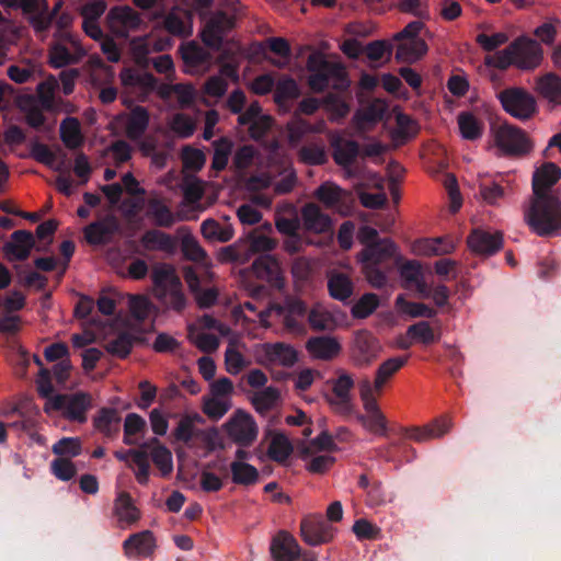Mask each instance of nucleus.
<instances>
[{
	"instance_id": "1",
	"label": "nucleus",
	"mask_w": 561,
	"mask_h": 561,
	"mask_svg": "<svg viewBox=\"0 0 561 561\" xmlns=\"http://www.w3.org/2000/svg\"><path fill=\"white\" fill-rule=\"evenodd\" d=\"M542 60L541 45L528 36H519L504 49L485 56L484 64L500 70L511 66L520 70H534L541 65Z\"/></svg>"
},
{
	"instance_id": "2",
	"label": "nucleus",
	"mask_w": 561,
	"mask_h": 561,
	"mask_svg": "<svg viewBox=\"0 0 561 561\" xmlns=\"http://www.w3.org/2000/svg\"><path fill=\"white\" fill-rule=\"evenodd\" d=\"M525 221L538 236L561 232V204L557 195H534L524 214Z\"/></svg>"
},
{
	"instance_id": "3",
	"label": "nucleus",
	"mask_w": 561,
	"mask_h": 561,
	"mask_svg": "<svg viewBox=\"0 0 561 561\" xmlns=\"http://www.w3.org/2000/svg\"><path fill=\"white\" fill-rule=\"evenodd\" d=\"M307 69L311 72L308 85L313 92H322L330 84L337 90L347 89L350 85L345 68L339 62L327 60L320 51L310 54Z\"/></svg>"
},
{
	"instance_id": "4",
	"label": "nucleus",
	"mask_w": 561,
	"mask_h": 561,
	"mask_svg": "<svg viewBox=\"0 0 561 561\" xmlns=\"http://www.w3.org/2000/svg\"><path fill=\"white\" fill-rule=\"evenodd\" d=\"M491 135L494 148L503 156L522 157L528 154L534 147L527 133L511 124L492 128Z\"/></svg>"
},
{
	"instance_id": "5",
	"label": "nucleus",
	"mask_w": 561,
	"mask_h": 561,
	"mask_svg": "<svg viewBox=\"0 0 561 561\" xmlns=\"http://www.w3.org/2000/svg\"><path fill=\"white\" fill-rule=\"evenodd\" d=\"M92 407V398L84 392L73 394H55L45 402L44 411L47 414L60 412L61 415L73 422H87V412Z\"/></svg>"
},
{
	"instance_id": "6",
	"label": "nucleus",
	"mask_w": 561,
	"mask_h": 561,
	"mask_svg": "<svg viewBox=\"0 0 561 561\" xmlns=\"http://www.w3.org/2000/svg\"><path fill=\"white\" fill-rule=\"evenodd\" d=\"M503 110L512 117L527 121L537 113L535 96L524 88H506L497 94Z\"/></svg>"
},
{
	"instance_id": "7",
	"label": "nucleus",
	"mask_w": 561,
	"mask_h": 561,
	"mask_svg": "<svg viewBox=\"0 0 561 561\" xmlns=\"http://www.w3.org/2000/svg\"><path fill=\"white\" fill-rule=\"evenodd\" d=\"M227 437L241 447L251 446L257 438L259 426L249 412L237 409L222 424Z\"/></svg>"
},
{
	"instance_id": "8",
	"label": "nucleus",
	"mask_w": 561,
	"mask_h": 561,
	"mask_svg": "<svg viewBox=\"0 0 561 561\" xmlns=\"http://www.w3.org/2000/svg\"><path fill=\"white\" fill-rule=\"evenodd\" d=\"M336 377L327 381L330 391L324 396L331 409L339 414H350L353 409L352 391L355 380L343 369L336 370Z\"/></svg>"
},
{
	"instance_id": "9",
	"label": "nucleus",
	"mask_w": 561,
	"mask_h": 561,
	"mask_svg": "<svg viewBox=\"0 0 561 561\" xmlns=\"http://www.w3.org/2000/svg\"><path fill=\"white\" fill-rule=\"evenodd\" d=\"M207 330H215L221 336H229L231 329L216 321L210 316H204L198 319L195 323L188 325V339L191 342L203 352H214L219 346L218 339L208 333Z\"/></svg>"
},
{
	"instance_id": "10",
	"label": "nucleus",
	"mask_w": 561,
	"mask_h": 561,
	"mask_svg": "<svg viewBox=\"0 0 561 561\" xmlns=\"http://www.w3.org/2000/svg\"><path fill=\"white\" fill-rule=\"evenodd\" d=\"M377 394H370V388L364 386L359 391V398L365 414L357 417L362 426L369 433L377 436H386L388 433V421L379 408Z\"/></svg>"
},
{
	"instance_id": "11",
	"label": "nucleus",
	"mask_w": 561,
	"mask_h": 561,
	"mask_svg": "<svg viewBox=\"0 0 561 561\" xmlns=\"http://www.w3.org/2000/svg\"><path fill=\"white\" fill-rule=\"evenodd\" d=\"M85 55L79 39L70 33H64L56 37L49 48L48 64L53 68H62L78 62Z\"/></svg>"
},
{
	"instance_id": "12",
	"label": "nucleus",
	"mask_w": 561,
	"mask_h": 561,
	"mask_svg": "<svg viewBox=\"0 0 561 561\" xmlns=\"http://www.w3.org/2000/svg\"><path fill=\"white\" fill-rule=\"evenodd\" d=\"M257 364L265 367H291L298 359L295 348L285 343H264L254 351Z\"/></svg>"
},
{
	"instance_id": "13",
	"label": "nucleus",
	"mask_w": 561,
	"mask_h": 561,
	"mask_svg": "<svg viewBox=\"0 0 561 561\" xmlns=\"http://www.w3.org/2000/svg\"><path fill=\"white\" fill-rule=\"evenodd\" d=\"M204 21V26L201 31V38L203 43L210 47L218 49L222 43L226 33L234 27V16H229L227 12L217 11L211 13Z\"/></svg>"
},
{
	"instance_id": "14",
	"label": "nucleus",
	"mask_w": 561,
	"mask_h": 561,
	"mask_svg": "<svg viewBox=\"0 0 561 561\" xmlns=\"http://www.w3.org/2000/svg\"><path fill=\"white\" fill-rule=\"evenodd\" d=\"M272 314L282 319L285 327L289 330H296L305 318L306 306L300 300H290L284 307L271 306L270 308L260 311V324L264 328H268L271 325L268 318Z\"/></svg>"
},
{
	"instance_id": "15",
	"label": "nucleus",
	"mask_w": 561,
	"mask_h": 561,
	"mask_svg": "<svg viewBox=\"0 0 561 561\" xmlns=\"http://www.w3.org/2000/svg\"><path fill=\"white\" fill-rule=\"evenodd\" d=\"M381 345L379 341L368 331H358L355 333L351 346V360L356 367L370 365L380 354Z\"/></svg>"
},
{
	"instance_id": "16",
	"label": "nucleus",
	"mask_w": 561,
	"mask_h": 561,
	"mask_svg": "<svg viewBox=\"0 0 561 561\" xmlns=\"http://www.w3.org/2000/svg\"><path fill=\"white\" fill-rule=\"evenodd\" d=\"M335 529L320 514H309L300 523V536L309 546H320L330 542Z\"/></svg>"
},
{
	"instance_id": "17",
	"label": "nucleus",
	"mask_w": 561,
	"mask_h": 561,
	"mask_svg": "<svg viewBox=\"0 0 561 561\" xmlns=\"http://www.w3.org/2000/svg\"><path fill=\"white\" fill-rule=\"evenodd\" d=\"M180 53L185 66V72L190 75H203L211 68V55L196 42L184 43Z\"/></svg>"
},
{
	"instance_id": "18",
	"label": "nucleus",
	"mask_w": 561,
	"mask_h": 561,
	"mask_svg": "<svg viewBox=\"0 0 561 561\" xmlns=\"http://www.w3.org/2000/svg\"><path fill=\"white\" fill-rule=\"evenodd\" d=\"M106 20L111 32L121 37H126L130 32L137 31L141 24L139 14L129 7L112 8Z\"/></svg>"
},
{
	"instance_id": "19",
	"label": "nucleus",
	"mask_w": 561,
	"mask_h": 561,
	"mask_svg": "<svg viewBox=\"0 0 561 561\" xmlns=\"http://www.w3.org/2000/svg\"><path fill=\"white\" fill-rule=\"evenodd\" d=\"M251 270L256 278L266 282L270 286L278 289L285 287L284 271L275 256L261 255L252 263Z\"/></svg>"
},
{
	"instance_id": "20",
	"label": "nucleus",
	"mask_w": 561,
	"mask_h": 561,
	"mask_svg": "<svg viewBox=\"0 0 561 561\" xmlns=\"http://www.w3.org/2000/svg\"><path fill=\"white\" fill-rule=\"evenodd\" d=\"M329 140L333 149V159L342 167L347 176H352L351 167L356 158L360 156L359 146L354 140H345L339 133H330Z\"/></svg>"
},
{
	"instance_id": "21",
	"label": "nucleus",
	"mask_w": 561,
	"mask_h": 561,
	"mask_svg": "<svg viewBox=\"0 0 561 561\" xmlns=\"http://www.w3.org/2000/svg\"><path fill=\"white\" fill-rule=\"evenodd\" d=\"M408 356L404 357H391L381 363L376 371L374 382L368 379H364L358 385V391L364 389V386L370 388V394L380 396L383 387L387 382L407 364Z\"/></svg>"
},
{
	"instance_id": "22",
	"label": "nucleus",
	"mask_w": 561,
	"mask_h": 561,
	"mask_svg": "<svg viewBox=\"0 0 561 561\" xmlns=\"http://www.w3.org/2000/svg\"><path fill=\"white\" fill-rule=\"evenodd\" d=\"M113 515L121 528H128L141 518V512L136 506L131 495L126 491H118L113 502Z\"/></svg>"
},
{
	"instance_id": "23",
	"label": "nucleus",
	"mask_w": 561,
	"mask_h": 561,
	"mask_svg": "<svg viewBox=\"0 0 561 561\" xmlns=\"http://www.w3.org/2000/svg\"><path fill=\"white\" fill-rule=\"evenodd\" d=\"M314 196L325 207L335 208L343 215L347 214L348 204L353 201L352 193L341 188L333 182H325L314 192Z\"/></svg>"
},
{
	"instance_id": "24",
	"label": "nucleus",
	"mask_w": 561,
	"mask_h": 561,
	"mask_svg": "<svg viewBox=\"0 0 561 561\" xmlns=\"http://www.w3.org/2000/svg\"><path fill=\"white\" fill-rule=\"evenodd\" d=\"M270 551L274 561H296L301 556L298 541L287 531H279L274 536Z\"/></svg>"
},
{
	"instance_id": "25",
	"label": "nucleus",
	"mask_w": 561,
	"mask_h": 561,
	"mask_svg": "<svg viewBox=\"0 0 561 561\" xmlns=\"http://www.w3.org/2000/svg\"><path fill=\"white\" fill-rule=\"evenodd\" d=\"M21 10L36 33L46 31L53 21L46 0H21Z\"/></svg>"
},
{
	"instance_id": "26",
	"label": "nucleus",
	"mask_w": 561,
	"mask_h": 561,
	"mask_svg": "<svg viewBox=\"0 0 561 561\" xmlns=\"http://www.w3.org/2000/svg\"><path fill=\"white\" fill-rule=\"evenodd\" d=\"M388 111V104L380 99H376L356 111L353 117V124L359 131H368L380 122Z\"/></svg>"
},
{
	"instance_id": "27",
	"label": "nucleus",
	"mask_w": 561,
	"mask_h": 561,
	"mask_svg": "<svg viewBox=\"0 0 561 561\" xmlns=\"http://www.w3.org/2000/svg\"><path fill=\"white\" fill-rule=\"evenodd\" d=\"M33 247V234L25 230H18L11 234L10 240L3 245V254L11 262L23 261L28 257Z\"/></svg>"
},
{
	"instance_id": "28",
	"label": "nucleus",
	"mask_w": 561,
	"mask_h": 561,
	"mask_svg": "<svg viewBox=\"0 0 561 561\" xmlns=\"http://www.w3.org/2000/svg\"><path fill=\"white\" fill-rule=\"evenodd\" d=\"M156 539L150 530L130 535L124 542L123 549L128 558H146L153 553Z\"/></svg>"
},
{
	"instance_id": "29",
	"label": "nucleus",
	"mask_w": 561,
	"mask_h": 561,
	"mask_svg": "<svg viewBox=\"0 0 561 561\" xmlns=\"http://www.w3.org/2000/svg\"><path fill=\"white\" fill-rule=\"evenodd\" d=\"M181 248L184 256L191 261L202 263L201 276L204 282L211 280L214 273L211 272V263L204 249L198 241L190 233L184 234L181 240Z\"/></svg>"
},
{
	"instance_id": "30",
	"label": "nucleus",
	"mask_w": 561,
	"mask_h": 561,
	"mask_svg": "<svg viewBox=\"0 0 561 561\" xmlns=\"http://www.w3.org/2000/svg\"><path fill=\"white\" fill-rule=\"evenodd\" d=\"M468 245L471 251L478 254L490 255L499 251L503 245V236L501 232H488L474 230L468 237Z\"/></svg>"
},
{
	"instance_id": "31",
	"label": "nucleus",
	"mask_w": 561,
	"mask_h": 561,
	"mask_svg": "<svg viewBox=\"0 0 561 561\" xmlns=\"http://www.w3.org/2000/svg\"><path fill=\"white\" fill-rule=\"evenodd\" d=\"M560 178L561 170L557 164L552 162L542 164L535 171L533 176L534 195H554L551 187Z\"/></svg>"
},
{
	"instance_id": "32",
	"label": "nucleus",
	"mask_w": 561,
	"mask_h": 561,
	"mask_svg": "<svg viewBox=\"0 0 561 561\" xmlns=\"http://www.w3.org/2000/svg\"><path fill=\"white\" fill-rule=\"evenodd\" d=\"M370 184L363 183L358 187V195L363 206L368 208H377L382 206L387 201L383 191V179L374 173L369 175Z\"/></svg>"
},
{
	"instance_id": "33",
	"label": "nucleus",
	"mask_w": 561,
	"mask_h": 561,
	"mask_svg": "<svg viewBox=\"0 0 561 561\" xmlns=\"http://www.w3.org/2000/svg\"><path fill=\"white\" fill-rule=\"evenodd\" d=\"M306 348L316 359L331 360L337 357L342 351L341 343L334 336H317L308 340Z\"/></svg>"
},
{
	"instance_id": "34",
	"label": "nucleus",
	"mask_w": 561,
	"mask_h": 561,
	"mask_svg": "<svg viewBox=\"0 0 561 561\" xmlns=\"http://www.w3.org/2000/svg\"><path fill=\"white\" fill-rule=\"evenodd\" d=\"M536 93L552 106L561 105V77L547 72L535 80Z\"/></svg>"
},
{
	"instance_id": "35",
	"label": "nucleus",
	"mask_w": 561,
	"mask_h": 561,
	"mask_svg": "<svg viewBox=\"0 0 561 561\" xmlns=\"http://www.w3.org/2000/svg\"><path fill=\"white\" fill-rule=\"evenodd\" d=\"M456 248L455 242L447 237L424 238L415 241L412 252L419 256H437L451 253Z\"/></svg>"
},
{
	"instance_id": "36",
	"label": "nucleus",
	"mask_w": 561,
	"mask_h": 561,
	"mask_svg": "<svg viewBox=\"0 0 561 561\" xmlns=\"http://www.w3.org/2000/svg\"><path fill=\"white\" fill-rule=\"evenodd\" d=\"M152 279L159 298H167L168 293L181 287L174 267L169 264L156 265L152 271Z\"/></svg>"
},
{
	"instance_id": "37",
	"label": "nucleus",
	"mask_w": 561,
	"mask_h": 561,
	"mask_svg": "<svg viewBox=\"0 0 561 561\" xmlns=\"http://www.w3.org/2000/svg\"><path fill=\"white\" fill-rule=\"evenodd\" d=\"M118 222L114 216H107L102 220L87 226L83 230L84 238L90 244H102L107 242L117 231Z\"/></svg>"
},
{
	"instance_id": "38",
	"label": "nucleus",
	"mask_w": 561,
	"mask_h": 561,
	"mask_svg": "<svg viewBox=\"0 0 561 561\" xmlns=\"http://www.w3.org/2000/svg\"><path fill=\"white\" fill-rule=\"evenodd\" d=\"M165 30L176 36H190L193 32V13L173 8L164 19Z\"/></svg>"
},
{
	"instance_id": "39",
	"label": "nucleus",
	"mask_w": 561,
	"mask_h": 561,
	"mask_svg": "<svg viewBox=\"0 0 561 561\" xmlns=\"http://www.w3.org/2000/svg\"><path fill=\"white\" fill-rule=\"evenodd\" d=\"M397 245L390 239L379 240L377 243L366 247L359 254L360 263L380 264L385 260L396 255Z\"/></svg>"
},
{
	"instance_id": "40",
	"label": "nucleus",
	"mask_w": 561,
	"mask_h": 561,
	"mask_svg": "<svg viewBox=\"0 0 561 561\" xmlns=\"http://www.w3.org/2000/svg\"><path fill=\"white\" fill-rule=\"evenodd\" d=\"M301 218L304 227L316 233H323L331 230V219L323 214L318 205L310 203L302 207Z\"/></svg>"
},
{
	"instance_id": "41",
	"label": "nucleus",
	"mask_w": 561,
	"mask_h": 561,
	"mask_svg": "<svg viewBox=\"0 0 561 561\" xmlns=\"http://www.w3.org/2000/svg\"><path fill=\"white\" fill-rule=\"evenodd\" d=\"M184 278L190 289L195 295V299L199 307L207 308L214 305L218 297V291L215 288L201 290L199 275L193 267H187L184 271Z\"/></svg>"
},
{
	"instance_id": "42",
	"label": "nucleus",
	"mask_w": 561,
	"mask_h": 561,
	"mask_svg": "<svg viewBox=\"0 0 561 561\" xmlns=\"http://www.w3.org/2000/svg\"><path fill=\"white\" fill-rule=\"evenodd\" d=\"M118 119L124 124L127 137L137 139L148 127L149 114L146 108L137 106L129 114L119 116Z\"/></svg>"
},
{
	"instance_id": "43",
	"label": "nucleus",
	"mask_w": 561,
	"mask_h": 561,
	"mask_svg": "<svg viewBox=\"0 0 561 561\" xmlns=\"http://www.w3.org/2000/svg\"><path fill=\"white\" fill-rule=\"evenodd\" d=\"M300 94L297 82L291 78H284L275 84L274 101L282 113H288L290 102Z\"/></svg>"
},
{
	"instance_id": "44",
	"label": "nucleus",
	"mask_w": 561,
	"mask_h": 561,
	"mask_svg": "<svg viewBox=\"0 0 561 561\" xmlns=\"http://www.w3.org/2000/svg\"><path fill=\"white\" fill-rule=\"evenodd\" d=\"M400 276L404 282V287L413 285L421 296L430 297L427 286L423 279L422 265L417 261H407L400 267Z\"/></svg>"
},
{
	"instance_id": "45",
	"label": "nucleus",
	"mask_w": 561,
	"mask_h": 561,
	"mask_svg": "<svg viewBox=\"0 0 561 561\" xmlns=\"http://www.w3.org/2000/svg\"><path fill=\"white\" fill-rule=\"evenodd\" d=\"M427 51V45L422 38L400 41L396 50V58L402 62H414Z\"/></svg>"
},
{
	"instance_id": "46",
	"label": "nucleus",
	"mask_w": 561,
	"mask_h": 561,
	"mask_svg": "<svg viewBox=\"0 0 561 561\" xmlns=\"http://www.w3.org/2000/svg\"><path fill=\"white\" fill-rule=\"evenodd\" d=\"M279 400L280 392L275 387H266L263 390L256 391L250 399L251 404L260 415H265L271 410L275 409Z\"/></svg>"
},
{
	"instance_id": "47",
	"label": "nucleus",
	"mask_w": 561,
	"mask_h": 561,
	"mask_svg": "<svg viewBox=\"0 0 561 561\" xmlns=\"http://www.w3.org/2000/svg\"><path fill=\"white\" fill-rule=\"evenodd\" d=\"M293 453L290 440L283 433H270L268 457L279 463H284Z\"/></svg>"
},
{
	"instance_id": "48",
	"label": "nucleus",
	"mask_w": 561,
	"mask_h": 561,
	"mask_svg": "<svg viewBox=\"0 0 561 561\" xmlns=\"http://www.w3.org/2000/svg\"><path fill=\"white\" fill-rule=\"evenodd\" d=\"M60 137L65 146L69 149H76L83 142L80 123L75 117H67L60 124Z\"/></svg>"
},
{
	"instance_id": "49",
	"label": "nucleus",
	"mask_w": 561,
	"mask_h": 561,
	"mask_svg": "<svg viewBox=\"0 0 561 561\" xmlns=\"http://www.w3.org/2000/svg\"><path fill=\"white\" fill-rule=\"evenodd\" d=\"M121 417L115 409L104 408L93 420L94 427L104 435H112L119 430Z\"/></svg>"
},
{
	"instance_id": "50",
	"label": "nucleus",
	"mask_w": 561,
	"mask_h": 561,
	"mask_svg": "<svg viewBox=\"0 0 561 561\" xmlns=\"http://www.w3.org/2000/svg\"><path fill=\"white\" fill-rule=\"evenodd\" d=\"M232 407L231 399L217 398L211 394L203 398L202 410L208 419L220 420Z\"/></svg>"
},
{
	"instance_id": "51",
	"label": "nucleus",
	"mask_w": 561,
	"mask_h": 561,
	"mask_svg": "<svg viewBox=\"0 0 561 561\" xmlns=\"http://www.w3.org/2000/svg\"><path fill=\"white\" fill-rule=\"evenodd\" d=\"M396 307L401 313L410 318H433L436 316L434 308L422 302L408 301L402 295L397 297Z\"/></svg>"
},
{
	"instance_id": "52",
	"label": "nucleus",
	"mask_w": 561,
	"mask_h": 561,
	"mask_svg": "<svg viewBox=\"0 0 561 561\" xmlns=\"http://www.w3.org/2000/svg\"><path fill=\"white\" fill-rule=\"evenodd\" d=\"M309 323L314 330H333L337 325L335 313L322 305H316L309 313Z\"/></svg>"
},
{
	"instance_id": "53",
	"label": "nucleus",
	"mask_w": 561,
	"mask_h": 561,
	"mask_svg": "<svg viewBox=\"0 0 561 561\" xmlns=\"http://www.w3.org/2000/svg\"><path fill=\"white\" fill-rule=\"evenodd\" d=\"M407 336L412 341L428 345L439 340V331L433 329L427 321H420L408 328Z\"/></svg>"
},
{
	"instance_id": "54",
	"label": "nucleus",
	"mask_w": 561,
	"mask_h": 561,
	"mask_svg": "<svg viewBox=\"0 0 561 561\" xmlns=\"http://www.w3.org/2000/svg\"><path fill=\"white\" fill-rule=\"evenodd\" d=\"M232 481L237 484L250 485L259 480L257 469L244 461H232L230 465Z\"/></svg>"
},
{
	"instance_id": "55",
	"label": "nucleus",
	"mask_w": 561,
	"mask_h": 561,
	"mask_svg": "<svg viewBox=\"0 0 561 561\" xmlns=\"http://www.w3.org/2000/svg\"><path fill=\"white\" fill-rule=\"evenodd\" d=\"M226 369L231 375H238L249 365L244 356L239 351V343L232 337L225 353Z\"/></svg>"
},
{
	"instance_id": "56",
	"label": "nucleus",
	"mask_w": 561,
	"mask_h": 561,
	"mask_svg": "<svg viewBox=\"0 0 561 561\" xmlns=\"http://www.w3.org/2000/svg\"><path fill=\"white\" fill-rule=\"evenodd\" d=\"M201 230L204 238L210 241L227 242L233 237V229L230 226H221L214 219H206Z\"/></svg>"
},
{
	"instance_id": "57",
	"label": "nucleus",
	"mask_w": 561,
	"mask_h": 561,
	"mask_svg": "<svg viewBox=\"0 0 561 561\" xmlns=\"http://www.w3.org/2000/svg\"><path fill=\"white\" fill-rule=\"evenodd\" d=\"M141 243L147 250H163V251H172L175 247V241L167 233L150 230L147 231L142 238Z\"/></svg>"
},
{
	"instance_id": "58",
	"label": "nucleus",
	"mask_w": 561,
	"mask_h": 561,
	"mask_svg": "<svg viewBox=\"0 0 561 561\" xmlns=\"http://www.w3.org/2000/svg\"><path fill=\"white\" fill-rule=\"evenodd\" d=\"M328 287L330 295L339 300L347 299L353 293L351 279L341 273H334L329 277Z\"/></svg>"
},
{
	"instance_id": "59",
	"label": "nucleus",
	"mask_w": 561,
	"mask_h": 561,
	"mask_svg": "<svg viewBox=\"0 0 561 561\" xmlns=\"http://www.w3.org/2000/svg\"><path fill=\"white\" fill-rule=\"evenodd\" d=\"M183 205L193 209H201L196 205L202 199L205 191V183L198 179H187L183 184Z\"/></svg>"
},
{
	"instance_id": "60",
	"label": "nucleus",
	"mask_w": 561,
	"mask_h": 561,
	"mask_svg": "<svg viewBox=\"0 0 561 561\" xmlns=\"http://www.w3.org/2000/svg\"><path fill=\"white\" fill-rule=\"evenodd\" d=\"M458 126L460 134L466 139H477L481 137L483 124L471 113H461L458 116Z\"/></svg>"
},
{
	"instance_id": "61",
	"label": "nucleus",
	"mask_w": 561,
	"mask_h": 561,
	"mask_svg": "<svg viewBox=\"0 0 561 561\" xmlns=\"http://www.w3.org/2000/svg\"><path fill=\"white\" fill-rule=\"evenodd\" d=\"M202 422L203 417L197 413L182 416L173 432L175 439L188 443L195 435V425Z\"/></svg>"
},
{
	"instance_id": "62",
	"label": "nucleus",
	"mask_w": 561,
	"mask_h": 561,
	"mask_svg": "<svg viewBox=\"0 0 561 561\" xmlns=\"http://www.w3.org/2000/svg\"><path fill=\"white\" fill-rule=\"evenodd\" d=\"M332 453L325 454H313V455H302L300 456L302 459H309L306 469L313 474H323L328 472L334 465L335 458L331 455Z\"/></svg>"
},
{
	"instance_id": "63",
	"label": "nucleus",
	"mask_w": 561,
	"mask_h": 561,
	"mask_svg": "<svg viewBox=\"0 0 561 561\" xmlns=\"http://www.w3.org/2000/svg\"><path fill=\"white\" fill-rule=\"evenodd\" d=\"M124 298L125 295L115 288L103 289L96 301L98 309L101 313L111 316L114 313L116 306L119 305Z\"/></svg>"
},
{
	"instance_id": "64",
	"label": "nucleus",
	"mask_w": 561,
	"mask_h": 561,
	"mask_svg": "<svg viewBox=\"0 0 561 561\" xmlns=\"http://www.w3.org/2000/svg\"><path fill=\"white\" fill-rule=\"evenodd\" d=\"M156 445L151 450V458L162 477L169 476L173 470V459L171 451L163 445L154 440Z\"/></svg>"
}]
</instances>
